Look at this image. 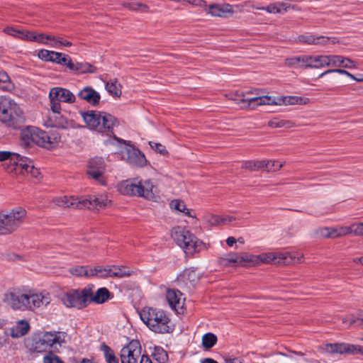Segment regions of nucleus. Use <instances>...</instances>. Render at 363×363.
Masks as SVG:
<instances>
[{
  "mask_svg": "<svg viewBox=\"0 0 363 363\" xmlns=\"http://www.w3.org/2000/svg\"><path fill=\"white\" fill-rule=\"evenodd\" d=\"M69 340L68 335L62 331H38L24 340V345L30 353L58 352Z\"/></svg>",
  "mask_w": 363,
  "mask_h": 363,
  "instance_id": "1",
  "label": "nucleus"
},
{
  "mask_svg": "<svg viewBox=\"0 0 363 363\" xmlns=\"http://www.w3.org/2000/svg\"><path fill=\"white\" fill-rule=\"evenodd\" d=\"M230 99L234 101L242 108H255L259 106H287L294 104H306L308 99L295 96H257L246 97L244 92H235Z\"/></svg>",
  "mask_w": 363,
  "mask_h": 363,
  "instance_id": "2",
  "label": "nucleus"
},
{
  "mask_svg": "<svg viewBox=\"0 0 363 363\" xmlns=\"http://www.w3.org/2000/svg\"><path fill=\"white\" fill-rule=\"evenodd\" d=\"M141 320L156 333H168L174 330V325L166 312L152 307H144L139 313Z\"/></svg>",
  "mask_w": 363,
  "mask_h": 363,
  "instance_id": "3",
  "label": "nucleus"
},
{
  "mask_svg": "<svg viewBox=\"0 0 363 363\" xmlns=\"http://www.w3.org/2000/svg\"><path fill=\"white\" fill-rule=\"evenodd\" d=\"M25 121L21 106L9 96H0V122L7 127L17 128Z\"/></svg>",
  "mask_w": 363,
  "mask_h": 363,
  "instance_id": "4",
  "label": "nucleus"
},
{
  "mask_svg": "<svg viewBox=\"0 0 363 363\" xmlns=\"http://www.w3.org/2000/svg\"><path fill=\"white\" fill-rule=\"evenodd\" d=\"M171 235L186 254H194L206 249L205 243L184 227H174Z\"/></svg>",
  "mask_w": 363,
  "mask_h": 363,
  "instance_id": "5",
  "label": "nucleus"
},
{
  "mask_svg": "<svg viewBox=\"0 0 363 363\" xmlns=\"http://www.w3.org/2000/svg\"><path fill=\"white\" fill-rule=\"evenodd\" d=\"M315 235L318 238L337 239L350 235L363 237V222L352 223L350 225L324 226L317 228Z\"/></svg>",
  "mask_w": 363,
  "mask_h": 363,
  "instance_id": "6",
  "label": "nucleus"
},
{
  "mask_svg": "<svg viewBox=\"0 0 363 363\" xmlns=\"http://www.w3.org/2000/svg\"><path fill=\"white\" fill-rule=\"evenodd\" d=\"M87 128L101 133H105L111 129L116 123V119L106 113L89 111L81 113Z\"/></svg>",
  "mask_w": 363,
  "mask_h": 363,
  "instance_id": "7",
  "label": "nucleus"
},
{
  "mask_svg": "<svg viewBox=\"0 0 363 363\" xmlns=\"http://www.w3.org/2000/svg\"><path fill=\"white\" fill-rule=\"evenodd\" d=\"M90 296V288L71 289L64 293L61 302L66 308L82 309L88 306V298Z\"/></svg>",
  "mask_w": 363,
  "mask_h": 363,
  "instance_id": "8",
  "label": "nucleus"
},
{
  "mask_svg": "<svg viewBox=\"0 0 363 363\" xmlns=\"http://www.w3.org/2000/svg\"><path fill=\"white\" fill-rule=\"evenodd\" d=\"M106 167L107 164L104 158L94 157L87 162L86 173L89 178L94 180L99 184L106 186Z\"/></svg>",
  "mask_w": 363,
  "mask_h": 363,
  "instance_id": "9",
  "label": "nucleus"
},
{
  "mask_svg": "<svg viewBox=\"0 0 363 363\" xmlns=\"http://www.w3.org/2000/svg\"><path fill=\"white\" fill-rule=\"evenodd\" d=\"M4 301L13 311H30V289L8 292L4 295Z\"/></svg>",
  "mask_w": 363,
  "mask_h": 363,
  "instance_id": "10",
  "label": "nucleus"
},
{
  "mask_svg": "<svg viewBox=\"0 0 363 363\" xmlns=\"http://www.w3.org/2000/svg\"><path fill=\"white\" fill-rule=\"evenodd\" d=\"M50 108L61 110L60 102L72 104L75 101V96L68 89L61 87H54L49 93Z\"/></svg>",
  "mask_w": 363,
  "mask_h": 363,
  "instance_id": "11",
  "label": "nucleus"
},
{
  "mask_svg": "<svg viewBox=\"0 0 363 363\" xmlns=\"http://www.w3.org/2000/svg\"><path fill=\"white\" fill-rule=\"evenodd\" d=\"M121 159L130 165L143 167L147 164V160L145 155L137 148L125 145L120 150Z\"/></svg>",
  "mask_w": 363,
  "mask_h": 363,
  "instance_id": "12",
  "label": "nucleus"
},
{
  "mask_svg": "<svg viewBox=\"0 0 363 363\" xmlns=\"http://www.w3.org/2000/svg\"><path fill=\"white\" fill-rule=\"evenodd\" d=\"M33 163L29 158L14 152L11 162L6 164V170L16 176L28 174Z\"/></svg>",
  "mask_w": 363,
  "mask_h": 363,
  "instance_id": "13",
  "label": "nucleus"
},
{
  "mask_svg": "<svg viewBox=\"0 0 363 363\" xmlns=\"http://www.w3.org/2000/svg\"><path fill=\"white\" fill-rule=\"evenodd\" d=\"M142 357L141 345L138 340H132L121 351V363H139Z\"/></svg>",
  "mask_w": 363,
  "mask_h": 363,
  "instance_id": "14",
  "label": "nucleus"
},
{
  "mask_svg": "<svg viewBox=\"0 0 363 363\" xmlns=\"http://www.w3.org/2000/svg\"><path fill=\"white\" fill-rule=\"evenodd\" d=\"M50 113L44 119L43 125L46 128H56L60 129H67L73 126L72 122L68 121L61 113V110H55L51 108Z\"/></svg>",
  "mask_w": 363,
  "mask_h": 363,
  "instance_id": "15",
  "label": "nucleus"
},
{
  "mask_svg": "<svg viewBox=\"0 0 363 363\" xmlns=\"http://www.w3.org/2000/svg\"><path fill=\"white\" fill-rule=\"evenodd\" d=\"M138 189L140 197L151 201H157L159 199L158 188L152 179H138Z\"/></svg>",
  "mask_w": 363,
  "mask_h": 363,
  "instance_id": "16",
  "label": "nucleus"
},
{
  "mask_svg": "<svg viewBox=\"0 0 363 363\" xmlns=\"http://www.w3.org/2000/svg\"><path fill=\"white\" fill-rule=\"evenodd\" d=\"M30 330V321L27 319H20L6 328L4 334L13 339H19L26 336Z\"/></svg>",
  "mask_w": 363,
  "mask_h": 363,
  "instance_id": "17",
  "label": "nucleus"
},
{
  "mask_svg": "<svg viewBox=\"0 0 363 363\" xmlns=\"http://www.w3.org/2000/svg\"><path fill=\"white\" fill-rule=\"evenodd\" d=\"M62 143V135L56 130H41L39 147L48 150L55 149Z\"/></svg>",
  "mask_w": 363,
  "mask_h": 363,
  "instance_id": "18",
  "label": "nucleus"
},
{
  "mask_svg": "<svg viewBox=\"0 0 363 363\" xmlns=\"http://www.w3.org/2000/svg\"><path fill=\"white\" fill-rule=\"evenodd\" d=\"M52 202L60 208L81 209L84 208V205L86 201H84V196L64 195L53 198Z\"/></svg>",
  "mask_w": 363,
  "mask_h": 363,
  "instance_id": "19",
  "label": "nucleus"
},
{
  "mask_svg": "<svg viewBox=\"0 0 363 363\" xmlns=\"http://www.w3.org/2000/svg\"><path fill=\"white\" fill-rule=\"evenodd\" d=\"M52 298L49 292L45 291H35L30 289V311L45 308L51 303Z\"/></svg>",
  "mask_w": 363,
  "mask_h": 363,
  "instance_id": "20",
  "label": "nucleus"
},
{
  "mask_svg": "<svg viewBox=\"0 0 363 363\" xmlns=\"http://www.w3.org/2000/svg\"><path fill=\"white\" fill-rule=\"evenodd\" d=\"M41 130L35 126H28L21 131L20 138L21 143L26 146L37 145L39 146Z\"/></svg>",
  "mask_w": 363,
  "mask_h": 363,
  "instance_id": "21",
  "label": "nucleus"
},
{
  "mask_svg": "<svg viewBox=\"0 0 363 363\" xmlns=\"http://www.w3.org/2000/svg\"><path fill=\"white\" fill-rule=\"evenodd\" d=\"M272 254L274 257L273 263L278 264L301 262L303 257L301 255L286 250L272 251Z\"/></svg>",
  "mask_w": 363,
  "mask_h": 363,
  "instance_id": "22",
  "label": "nucleus"
},
{
  "mask_svg": "<svg viewBox=\"0 0 363 363\" xmlns=\"http://www.w3.org/2000/svg\"><path fill=\"white\" fill-rule=\"evenodd\" d=\"M166 298L172 308L177 311L178 313L183 311L185 298L179 290L168 289L166 292Z\"/></svg>",
  "mask_w": 363,
  "mask_h": 363,
  "instance_id": "23",
  "label": "nucleus"
},
{
  "mask_svg": "<svg viewBox=\"0 0 363 363\" xmlns=\"http://www.w3.org/2000/svg\"><path fill=\"white\" fill-rule=\"evenodd\" d=\"M84 201H86L84 205V208H105L109 206L111 203L106 194L84 196Z\"/></svg>",
  "mask_w": 363,
  "mask_h": 363,
  "instance_id": "24",
  "label": "nucleus"
},
{
  "mask_svg": "<svg viewBox=\"0 0 363 363\" xmlns=\"http://www.w3.org/2000/svg\"><path fill=\"white\" fill-rule=\"evenodd\" d=\"M204 10L212 16L221 18H228L234 13L233 7L228 4L206 5Z\"/></svg>",
  "mask_w": 363,
  "mask_h": 363,
  "instance_id": "25",
  "label": "nucleus"
},
{
  "mask_svg": "<svg viewBox=\"0 0 363 363\" xmlns=\"http://www.w3.org/2000/svg\"><path fill=\"white\" fill-rule=\"evenodd\" d=\"M117 189L123 195L138 196V179L122 181L117 185Z\"/></svg>",
  "mask_w": 363,
  "mask_h": 363,
  "instance_id": "26",
  "label": "nucleus"
},
{
  "mask_svg": "<svg viewBox=\"0 0 363 363\" xmlns=\"http://www.w3.org/2000/svg\"><path fill=\"white\" fill-rule=\"evenodd\" d=\"M10 226L15 230L23 222L26 216V211L21 207H16L6 213Z\"/></svg>",
  "mask_w": 363,
  "mask_h": 363,
  "instance_id": "27",
  "label": "nucleus"
},
{
  "mask_svg": "<svg viewBox=\"0 0 363 363\" xmlns=\"http://www.w3.org/2000/svg\"><path fill=\"white\" fill-rule=\"evenodd\" d=\"M334 55H311V68L333 67Z\"/></svg>",
  "mask_w": 363,
  "mask_h": 363,
  "instance_id": "28",
  "label": "nucleus"
},
{
  "mask_svg": "<svg viewBox=\"0 0 363 363\" xmlns=\"http://www.w3.org/2000/svg\"><path fill=\"white\" fill-rule=\"evenodd\" d=\"M78 96L94 106H98L101 100L100 94L91 86L84 87L79 91Z\"/></svg>",
  "mask_w": 363,
  "mask_h": 363,
  "instance_id": "29",
  "label": "nucleus"
},
{
  "mask_svg": "<svg viewBox=\"0 0 363 363\" xmlns=\"http://www.w3.org/2000/svg\"><path fill=\"white\" fill-rule=\"evenodd\" d=\"M86 288H90V296L88 298V304L91 302L101 304L111 298V294L105 287L100 288L95 292L94 291V286L92 285L87 286Z\"/></svg>",
  "mask_w": 363,
  "mask_h": 363,
  "instance_id": "30",
  "label": "nucleus"
},
{
  "mask_svg": "<svg viewBox=\"0 0 363 363\" xmlns=\"http://www.w3.org/2000/svg\"><path fill=\"white\" fill-rule=\"evenodd\" d=\"M201 274L196 268L186 269L179 276V279L187 286H194L199 281Z\"/></svg>",
  "mask_w": 363,
  "mask_h": 363,
  "instance_id": "31",
  "label": "nucleus"
},
{
  "mask_svg": "<svg viewBox=\"0 0 363 363\" xmlns=\"http://www.w3.org/2000/svg\"><path fill=\"white\" fill-rule=\"evenodd\" d=\"M298 40L301 43H306L308 45H325L328 44H335L337 41L334 38H329L325 36H314L312 35H300Z\"/></svg>",
  "mask_w": 363,
  "mask_h": 363,
  "instance_id": "32",
  "label": "nucleus"
},
{
  "mask_svg": "<svg viewBox=\"0 0 363 363\" xmlns=\"http://www.w3.org/2000/svg\"><path fill=\"white\" fill-rule=\"evenodd\" d=\"M286 66L292 68H311V55H301L288 57L285 60Z\"/></svg>",
  "mask_w": 363,
  "mask_h": 363,
  "instance_id": "33",
  "label": "nucleus"
},
{
  "mask_svg": "<svg viewBox=\"0 0 363 363\" xmlns=\"http://www.w3.org/2000/svg\"><path fill=\"white\" fill-rule=\"evenodd\" d=\"M258 10H265L269 13H284L291 9H295V6L290 4L289 1H277L270 4L265 8H257Z\"/></svg>",
  "mask_w": 363,
  "mask_h": 363,
  "instance_id": "34",
  "label": "nucleus"
},
{
  "mask_svg": "<svg viewBox=\"0 0 363 363\" xmlns=\"http://www.w3.org/2000/svg\"><path fill=\"white\" fill-rule=\"evenodd\" d=\"M333 67H340V69H356L358 68L357 62L343 55H334Z\"/></svg>",
  "mask_w": 363,
  "mask_h": 363,
  "instance_id": "35",
  "label": "nucleus"
},
{
  "mask_svg": "<svg viewBox=\"0 0 363 363\" xmlns=\"http://www.w3.org/2000/svg\"><path fill=\"white\" fill-rule=\"evenodd\" d=\"M346 343H327L319 347V350L323 354H345Z\"/></svg>",
  "mask_w": 363,
  "mask_h": 363,
  "instance_id": "36",
  "label": "nucleus"
},
{
  "mask_svg": "<svg viewBox=\"0 0 363 363\" xmlns=\"http://www.w3.org/2000/svg\"><path fill=\"white\" fill-rule=\"evenodd\" d=\"M3 32L15 38L28 41L29 30L19 29L11 26H7L3 28Z\"/></svg>",
  "mask_w": 363,
  "mask_h": 363,
  "instance_id": "37",
  "label": "nucleus"
},
{
  "mask_svg": "<svg viewBox=\"0 0 363 363\" xmlns=\"http://www.w3.org/2000/svg\"><path fill=\"white\" fill-rule=\"evenodd\" d=\"M105 89L113 97L118 99L122 94V85L117 79H111L105 84Z\"/></svg>",
  "mask_w": 363,
  "mask_h": 363,
  "instance_id": "38",
  "label": "nucleus"
},
{
  "mask_svg": "<svg viewBox=\"0 0 363 363\" xmlns=\"http://www.w3.org/2000/svg\"><path fill=\"white\" fill-rule=\"evenodd\" d=\"M133 274V270L125 266L110 265L109 277L123 278L130 277Z\"/></svg>",
  "mask_w": 363,
  "mask_h": 363,
  "instance_id": "39",
  "label": "nucleus"
},
{
  "mask_svg": "<svg viewBox=\"0 0 363 363\" xmlns=\"http://www.w3.org/2000/svg\"><path fill=\"white\" fill-rule=\"evenodd\" d=\"M172 210L180 212L189 217L196 218V215L192 210L188 208L183 201L179 199L172 200L169 203Z\"/></svg>",
  "mask_w": 363,
  "mask_h": 363,
  "instance_id": "40",
  "label": "nucleus"
},
{
  "mask_svg": "<svg viewBox=\"0 0 363 363\" xmlns=\"http://www.w3.org/2000/svg\"><path fill=\"white\" fill-rule=\"evenodd\" d=\"M110 272V265L106 266H90L89 278H108Z\"/></svg>",
  "mask_w": 363,
  "mask_h": 363,
  "instance_id": "41",
  "label": "nucleus"
},
{
  "mask_svg": "<svg viewBox=\"0 0 363 363\" xmlns=\"http://www.w3.org/2000/svg\"><path fill=\"white\" fill-rule=\"evenodd\" d=\"M220 264L225 267H239L238 253L230 252L219 258Z\"/></svg>",
  "mask_w": 363,
  "mask_h": 363,
  "instance_id": "42",
  "label": "nucleus"
},
{
  "mask_svg": "<svg viewBox=\"0 0 363 363\" xmlns=\"http://www.w3.org/2000/svg\"><path fill=\"white\" fill-rule=\"evenodd\" d=\"M50 36V34L38 33L35 30H29L28 41L35 42L43 45H48Z\"/></svg>",
  "mask_w": 363,
  "mask_h": 363,
  "instance_id": "43",
  "label": "nucleus"
},
{
  "mask_svg": "<svg viewBox=\"0 0 363 363\" xmlns=\"http://www.w3.org/2000/svg\"><path fill=\"white\" fill-rule=\"evenodd\" d=\"M70 70L72 71H77L81 74H85V73H94L96 70V68L91 65L89 63H81V62H77L73 63L72 62L69 65Z\"/></svg>",
  "mask_w": 363,
  "mask_h": 363,
  "instance_id": "44",
  "label": "nucleus"
},
{
  "mask_svg": "<svg viewBox=\"0 0 363 363\" xmlns=\"http://www.w3.org/2000/svg\"><path fill=\"white\" fill-rule=\"evenodd\" d=\"M14 88V84L8 74L3 70H0V89L6 91H12Z\"/></svg>",
  "mask_w": 363,
  "mask_h": 363,
  "instance_id": "45",
  "label": "nucleus"
},
{
  "mask_svg": "<svg viewBox=\"0 0 363 363\" xmlns=\"http://www.w3.org/2000/svg\"><path fill=\"white\" fill-rule=\"evenodd\" d=\"M330 73H337V74L350 77V79H352L356 82H363V75L359 74V77H356L355 76H354L352 74H351L348 71H347L345 69H328V70L323 72V73H321L319 75V77H323L325 74H330Z\"/></svg>",
  "mask_w": 363,
  "mask_h": 363,
  "instance_id": "46",
  "label": "nucleus"
},
{
  "mask_svg": "<svg viewBox=\"0 0 363 363\" xmlns=\"http://www.w3.org/2000/svg\"><path fill=\"white\" fill-rule=\"evenodd\" d=\"M52 56V63H56L60 65H66L68 68H69V65L72 62V60L69 55L62 52L53 51Z\"/></svg>",
  "mask_w": 363,
  "mask_h": 363,
  "instance_id": "47",
  "label": "nucleus"
},
{
  "mask_svg": "<svg viewBox=\"0 0 363 363\" xmlns=\"http://www.w3.org/2000/svg\"><path fill=\"white\" fill-rule=\"evenodd\" d=\"M90 266H75L69 268V272L78 277L89 278Z\"/></svg>",
  "mask_w": 363,
  "mask_h": 363,
  "instance_id": "48",
  "label": "nucleus"
},
{
  "mask_svg": "<svg viewBox=\"0 0 363 363\" xmlns=\"http://www.w3.org/2000/svg\"><path fill=\"white\" fill-rule=\"evenodd\" d=\"M151 356L157 363H167L168 361L167 352L160 347H155Z\"/></svg>",
  "mask_w": 363,
  "mask_h": 363,
  "instance_id": "49",
  "label": "nucleus"
},
{
  "mask_svg": "<svg viewBox=\"0 0 363 363\" xmlns=\"http://www.w3.org/2000/svg\"><path fill=\"white\" fill-rule=\"evenodd\" d=\"M253 254L249 252L238 253L239 267L253 266Z\"/></svg>",
  "mask_w": 363,
  "mask_h": 363,
  "instance_id": "50",
  "label": "nucleus"
},
{
  "mask_svg": "<svg viewBox=\"0 0 363 363\" xmlns=\"http://www.w3.org/2000/svg\"><path fill=\"white\" fill-rule=\"evenodd\" d=\"M11 232H13V229L9 223L6 213L0 212V234H7Z\"/></svg>",
  "mask_w": 363,
  "mask_h": 363,
  "instance_id": "51",
  "label": "nucleus"
},
{
  "mask_svg": "<svg viewBox=\"0 0 363 363\" xmlns=\"http://www.w3.org/2000/svg\"><path fill=\"white\" fill-rule=\"evenodd\" d=\"M101 350L103 352L107 363H118L113 351L106 345H101Z\"/></svg>",
  "mask_w": 363,
  "mask_h": 363,
  "instance_id": "52",
  "label": "nucleus"
},
{
  "mask_svg": "<svg viewBox=\"0 0 363 363\" xmlns=\"http://www.w3.org/2000/svg\"><path fill=\"white\" fill-rule=\"evenodd\" d=\"M203 220L211 226L222 225L221 216L212 213H206L203 216Z\"/></svg>",
  "mask_w": 363,
  "mask_h": 363,
  "instance_id": "53",
  "label": "nucleus"
},
{
  "mask_svg": "<svg viewBox=\"0 0 363 363\" xmlns=\"http://www.w3.org/2000/svg\"><path fill=\"white\" fill-rule=\"evenodd\" d=\"M268 125L272 128H289L294 125V123L290 121H282L278 118H273L268 122Z\"/></svg>",
  "mask_w": 363,
  "mask_h": 363,
  "instance_id": "54",
  "label": "nucleus"
},
{
  "mask_svg": "<svg viewBox=\"0 0 363 363\" xmlns=\"http://www.w3.org/2000/svg\"><path fill=\"white\" fill-rule=\"evenodd\" d=\"M217 342V337L211 333H208L202 337V345L206 349H210L214 346Z\"/></svg>",
  "mask_w": 363,
  "mask_h": 363,
  "instance_id": "55",
  "label": "nucleus"
},
{
  "mask_svg": "<svg viewBox=\"0 0 363 363\" xmlns=\"http://www.w3.org/2000/svg\"><path fill=\"white\" fill-rule=\"evenodd\" d=\"M242 167L250 171H257L264 168V163L262 161H244L242 163Z\"/></svg>",
  "mask_w": 363,
  "mask_h": 363,
  "instance_id": "56",
  "label": "nucleus"
},
{
  "mask_svg": "<svg viewBox=\"0 0 363 363\" xmlns=\"http://www.w3.org/2000/svg\"><path fill=\"white\" fill-rule=\"evenodd\" d=\"M122 5L132 11L146 12L148 10L147 5L138 2L123 3Z\"/></svg>",
  "mask_w": 363,
  "mask_h": 363,
  "instance_id": "57",
  "label": "nucleus"
},
{
  "mask_svg": "<svg viewBox=\"0 0 363 363\" xmlns=\"http://www.w3.org/2000/svg\"><path fill=\"white\" fill-rule=\"evenodd\" d=\"M264 167L267 168L268 171H277L279 170L284 164V162L277 160H262Z\"/></svg>",
  "mask_w": 363,
  "mask_h": 363,
  "instance_id": "58",
  "label": "nucleus"
},
{
  "mask_svg": "<svg viewBox=\"0 0 363 363\" xmlns=\"http://www.w3.org/2000/svg\"><path fill=\"white\" fill-rule=\"evenodd\" d=\"M345 354L363 355V346L346 343Z\"/></svg>",
  "mask_w": 363,
  "mask_h": 363,
  "instance_id": "59",
  "label": "nucleus"
},
{
  "mask_svg": "<svg viewBox=\"0 0 363 363\" xmlns=\"http://www.w3.org/2000/svg\"><path fill=\"white\" fill-rule=\"evenodd\" d=\"M53 51L48 50L45 49H41L38 51L37 56L38 57L44 62H52L53 57Z\"/></svg>",
  "mask_w": 363,
  "mask_h": 363,
  "instance_id": "60",
  "label": "nucleus"
},
{
  "mask_svg": "<svg viewBox=\"0 0 363 363\" xmlns=\"http://www.w3.org/2000/svg\"><path fill=\"white\" fill-rule=\"evenodd\" d=\"M43 363H64L62 360L54 353L50 352L43 357Z\"/></svg>",
  "mask_w": 363,
  "mask_h": 363,
  "instance_id": "61",
  "label": "nucleus"
},
{
  "mask_svg": "<svg viewBox=\"0 0 363 363\" xmlns=\"http://www.w3.org/2000/svg\"><path fill=\"white\" fill-rule=\"evenodd\" d=\"M149 145L151 147V148L153 149L155 152L162 155H166L168 153L167 150H166V147L160 143L155 142H150Z\"/></svg>",
  "mask_w": 363,
  "mask_h": 363,
  "instance_id": "62",
  "label": "nucleus"
},
{
  "mask_svg": "<svg viewBox=\"0 0 363 363\" xmlns=\"http://www.w3.org/2000/svg\"><path fill=\"white\" fill-rule=\"evenodd\" d=\"M262 257V262L265 264H272L274 262V255L272 251L267 252L261 254Z\"/></svg>",
  "mask_w": 363,
  "mask_h": 363,
  "instance_id": "63",
  "label": "nucleus"
},
{
  "mask_svg": "<svg viewBox=\"0 0 363 363\" xmlns=\"http://www.w3.org/2000/svg\"><path fill=\"white\" fill-rule=\"evenodd\" d=\"M14 152L10 151H0V162L9 160L11 162Z\"/></svg>",
  "mask_w": 363,
  "mask_h": 363,
  "instance_id": "64",
  "label": "nucleus"
}]
</instances>
